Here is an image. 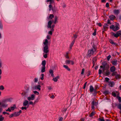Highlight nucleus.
Listing matches in <instances>:
<instances>
[{"instance_id":"60","label":"nucleus","mask_w":121,"mask_h":121,"mask_svg":"<svg viewBox=\"0 0 121 121\" xmlns=\"http://www.w3.org/2000/svg\"><path fill=\"white\" fill-rule=\"evenodd\" d=\"M26 107H22L21 108V109L22 110L24 109L26 110Z\"/></svg>"},{"instance_id":"27","label":"nucleus","mask_w":121,"mask_h":121,"mask_svg":"<svg viewBox=\"0 0 121 121\" xmlns=\"http://www.w3.org/2000/svg\"><path fill=\"white\" fill-rule=\"evenodd\" d=\"M63 66L65 68L68 70L70 71V69L67 66L64 65Z\"/></svg>"},{"instance_id":"57","label":"nucleus","mask_w":121,"mask_h":121,"mask_svg":"<svg viewBox=\"0 0 121 121\" xmlns=\"http://www.w3.org/2000/svg\"><path fill=\"white\" fill-rule=\"evenodd\" d=\"M40 86L39 85H38L37 86V89H38L39 90H41L40 88L39 87Z\"/></svg>"},{"instance_id":"12","label":"nucleus","mask_w":121,"mask_h":121,"mask_svg":"<svg viewBox=\"0 0 121 121\" xmlns=\"http://www.w3.org/2000/svg\"><path fill=\"white\" fill-rule=\"evenodd\" d=\"M108 25L107 24H105L103 26V30H104V31H106L107 30L108 28Z\"/></svg>"},{"instance_id":"52","label":"nucleus","mask_w":121,"mask_h":121,"mask_svg":"<svg viewBox=\"0 0 121 121\" xmlns=\"http://www.w3.org/2000/svg\"><path fill=\"white\" fill-rule=\"evenodd\" d=\"M84 71H85V69H82V72L81 73V74H83Z\"/></svg>"},{"instance_id":"53","label":"nucleus","mask_w":121,"mask_h":121,"mask_svg":"<svg viewBox=\"0 0 121 121\" xmlns=\"http://www.w3.org/2000/svg\"><path fill=\"white\" fill-rule=\"evenodd\" d=\"M47 55V53H46L43 55V57L45 58H47L48 57Z\"/></svg>"},{"instance_id":"36","label":"nucleus","mask_w":121,"mask_h":121,"mask_svg":"<svg viewBox=\"0 0 121 121\" xmlns=\"http://www.w3.org/2000/svg\"><path fill=\"white\" fill-rule=\"evenodd\" d=\"M110 74V73L108 71H106V73H105L106 76H108Z\"/></svg>"},{"instance_id":"3","label":"nucleus","mask_w":121,"mask_h":121,"mask_svg":"<svg viewBox=\"0 0 121 121\" xmlns=\"http://www.w3.org/2000/svg\"><path fill=\"white\" fill-rule=\"evenodd\" d=\"M58 19V17H57L56 16H55V20L54 21L53 20H52V21L51 20H50L49 21L48 23V28H51V25L52 23V22H53V23L55 24H56L57 22H58L57 21V20Z\"/></svg>"},{"instance_id":"42","label":"nucleus","mask_w":121,"mask_h":121,"mask_svg":"<svg viewBox=\"0 0 121 121\" xmlns=\"http://www.w3.org/2000/svg\"><path fill=\"white\" fill-rule=\"evenodd\" d=\"M51 9L54 12H55L57 10V9L55 8H52Z\"/></svg>"},{"instance_id":"15","label":"nucleus","mask_w":121,"mask_h":121,"mask_svg":"<svg viewBox=\"0 0 121 121\" xmlns=\"http://www.w3.org/2000/svg\"><path fill=\"white\" fill-rule=\"evenodd\" d=\"M99 89L98 86V85H95L94 88V94L96 95L97 92L96 91Z\"/></svg>"},{"instance_id":"50","label":"nucleus","mask_w":121,"mask_h":121,"mask_svg":"<svg viewBox=\"0 0 121 121\" xmlns=\"http://www.w3.org/2000/svg\"><path fill=\"white\" fill-rule=\"evenodd\" d=\"M87 83V82H86L84 84V85L83 86V89H84L85 87H86V84Z\"/></svg>"},{"instance_id":"58","label":"nucleus","mask_w":121,"mask_h":121,"mask_svg":"<svg viewBox=\"0 0 121 121\" xmlns=\"http://www.w3.org/2000/svg\"><path fill=\"white\" fill-rule=\"evenodd\" d=\"M33 92L35 94H37V95H38L39 94V92L36 91H34Z\"/></svg>"},{"instance_id":"37","label":"nucleus","mask_w":121,"mask_h":121,"mask_svg":"<svg viewBox=\"0 0 121 121\" xmlns=\"http://www.w3.org/2000/svg\"><path fill=\"white\" fill-rule=\"evenodd\" d=\"M65 57L66 58L69 59V53L68 52H67L66 53V55L65 56Z\"/></svg>"},{"instance_id":"43","label":"nucleus","mask_w":121,"mask_h":121,"mask_svg":"<svg viewBox=\"0 0 121 121\" xmlns=\"http://www.w3.org/2000/svg\"><path fill=\"white\" fill-rule=\"evenodd\" d=\"M111 21L110 20L108 19L107 21V24H109V25H111L112 24L111 23Z\"/></svg>"},{"instance_id":"8","label":"nucleus","mask_w":121,"mask_h":121,"mask_svg":"<svg viewBox=\"0 0 121 121\" xmlns=\"http://www.w3.org/2000/svg\"><path fill=\"white\" fill-rule=\"evenodd\" d=\"M117 60H112L111 61V63L112 65H116L117 64Z\"/></svg>"},{"instance_id":"14","label":"nucleus","mask_w":121,"mask_h":121,"mask_svg":"<svg viewBox=\"0 0 121 121\" xmlns=\"http://www.w3.org/2000/svg\"><path fill=\"white\" fill-rule=\"evenodd\" d=\"M113 12L115 14L117 15L120 13L119 10V9L114 10Z\"/></svg>"},{"instance_id":"34","label":"nucleus","mask_w":121,"mask_h":121,"mask_svg":"<svg viewBox=\"0 0 121 121\" xmlns=\"http://www.w3.org/2000/svg\"><path fill=\"white\" fill-rule=\"evenodd\" d=\"M111 94L112 96L114 97H116L117 96V95L114 92H112Z\"/></svg>"},{"instance_id":"18","label":"nucleus","mask_w":121,"mask_h":121,"mask_svg":"<svg viewBox=\"0 0 121 121\" xmlns=\"http://www.w3.org/2000/svg\"><path fill=\"white\" fill-rule=\"evenodd\" d=\"M121 78V76L120 74H117L115 76V78L117 79H119Z\"/></svg>"},{"instance_id":"41","label":"nucleus","mask_w":121,"mask_h":121,"mask_svg":"<svg viewBox=\"0 0 121 121\" xmlns=\"http://www.w3.org/2000/svg\"><path fill=\"white\" fill-rule=\"evenodd\" d=\"M117 107L120 109H121V104H120L118 105Z\"/></svg>"},{"instance_id":"2","label":"nucleus","mask_w":121,"mask_h":121,"mask_svg":"<svg viewBox=\"0 0 121 121\" xmlns=\"http://www.w3.org/2000/svg\"><path fill=\"white\" fill-rule=\"evenodd\" d=\"M110 29L112 30L113 31H116L120 29V25L119 24L116 22L114 25H111L110 27Z\"/></svg>"},{"instance_id":"32","label":"nucleus","mask_w":121,"mask_h":121,"mask_svg":"<svg viewBox=\"0 0 121 121\" xmlns=\"http://www.w3.org/2000/svg\"><path fill=\"white\" fill-rule=\"evenodd\" d=\"M46 64V61L45 60H44L42 61V65L43 66H45V65Z\"/></svg>"},{"instance_id":"20","label":"nucleus","mask_w":121,"mask_h":121,"mask_svg":"<svg viewBox=\"0 0 121 121\" xmlns=\"http://www.w3.org/2000/svg\"><path fill=\"white\" fill-rule=\"evenodd\" d=\"M59 78V76H57L55 78H53L52 80L55 82H56L58 80V79Z\"/></svg>"},{"instance_id":"19","label":"nucleus","mask_w":121,"mask_h":121,"mask_svg":"<svg viewBox=\"0 0 121 121\" xmlns=\"http://www.w3.org/2000/svg\"><path fill=\"white\" fill-rule=\"evenodd\" d=\"M54 17V16L53 14H50L49 15V17L48 18V19H52Z\"/></svg>"},{"instance_id":"51","label":"nucleus","mask_w":121,"mask_h":121,"mask_svg":"<svg viewBox=\"0 0 121 121\" xmlns=\"http://www.w3.org/2000/svg\"><path fill=\"white\" fill-rule=\"evenodd\" d=\"M29 87L28 86H26L25 87V88L27 91H28L29 90Z\"/></svg>"},{"instance_id":"31","label":"nucleus","mask_w":121,"mask_h":121,"mask_svg":"<svg viewBox=\"0 0 121 121\" xmlns=\"http://www.w3.org/2000/svg\"><path fill=\"white\" fill-rule=\"evenodd\" d=\"M112 72V76H116L117 74V72L116 71H114V72Z\"/></svg>"},{"instance_id":"61","label":"nucleus","mask_w":121,"mask_h":121,"mask_svg":"<svg viewBox=\"0 0 121 121\" xmlns=\"http://www.w3.org/2000/svg\"><path fill=\"white\" fill-rule=\"evenodd\" d=\"M6 111H9V112H11V109H10V108H8V109L7 110H6Z\"/></svg>"},{"instance_id":"48","label":"nucleus","mask_w":121,"mask_h":121,"mask_svg":"<svg viewBox=\"0 0 121 121\" xmlns=\"http://www.w3.org/2000/svg\"><path fill=\"white\" fill-rule=\"evenodd\" d=\"M1 115L0 117V121H1L3 120L4 119V117H2Z\"/></svg>"},{"instance_id":"44","label":"nucleus","mask_w":121,"mask_h":121,"mask_svg":"<svg viewBox=\"0 0 121 121\" xmlns=\"http://www.w3.org/2000/svg\"><path fill=\"white\" fill-rule=\"evenodd\" d=\"M4 89V86L2 85H1L0 86V90H3Z\"/></svg>"},{"instance_id":"22","label":"nucleus","mask_w":121,"mask_h":121,"mask_svg":"<svg viewBox=\"0 0 121 121\" xmlns=\"http://www.w3.org/2000/svg\"><path fill=\"white\" fill-rule=\"evenodd\" d=\"M119 93L117 95V98L118 100V101L119 102H121V98L119 96Z\"/></svg>"},{"instance_id":"33","label":"nucleus","mask_w":121,"mask_h":121,"mask_svg":"<svg viewBox=\"0 0 121 121\" xmlns=\"http://www.w3.org/2000/svg\"><path fill=\"white\" fill-rule=\"evenodd\" d=\"M14 116H18L20 115L19 112H15L13 113Z\"/></svg>"},{"instance_id":"47","label":"nucleus","mask_w":121,"mask_h":121,"mask_svg":"<svg viewBox=\"0 0 121 121\" xmlns=\"http://www.w3.org/2000/svg\"><path fill=\"white\" fill-rule=\"evenodd\" d=\"M14 116V115L13 113L11 114V115L9 116V117L10 118H11Z\"/></svg>"},{"instance_id":"54","label":"nucleus","mask_w":121,"mask_h":121,"mask_svg":"<svg viewBox=\"0 0 121 121\" xmlns=\"http://www.w3.org/2000/svg\"><path fill=\"white\" fill-rule=\"evenodd\" d=\"M106 7L107 8H108L109 7V5L108 3H107L106 4Z\"/></svg>"},{"instance_id":"29","label":"nucleus","mask_w":121,"mask_h":121,"mask_svg":"<svg viewBox=\"0 0 121 121\" xmlns=\"http://www.w3.org/2000/svg\"><path fill=\"white\" fill-rule=\"evenodd\" d=\"M45 66H43L42 67V69L41 70V72L43 73L45 72Z\"/></svg>"},{"instance_id":"40","label":"nucleus","mask_w":121,"mask_h":121,"mask_svg":"<svg viewBox=\"0 0 121 121\" xmlns=\"http://www.w3.org/2000/svg\"><path fill=\"white\" fill-rule=\"evenodd\" d=\"M7 106V105L5 104L4 103H2L1 104V107H6Z\"/></svg>"},{"instance_id":"9","label":"nucleus","mask_w":121,"mask_h":121,"mask_svg":"<svg viewBox=\"0 0 121 121\" xmlns=\"http://www.w3.org/2000/svg\"><path fill=\"white\" fill-rule=\"evenodd\" d=\"M110 70L111 72H114L116 70V68L114 66H113L110 68Z\"/></svg>"},{"instance_id":"35","label":"nucleus","mask_w":121,"mask_h":121,"mask_svg":"<svg viewBox=\"0 0 121 121\" xmlns=\"http://www.w3.org/2000/svg\"><path fill=\"white\" fill-rule=\"evenodd\" d=\"M71 61L70 60H66L65 61V62L67 64H69L71 62Z\"/></svg>"},{"instance_id":"62","label":"nucleus","mask_w":121,"mask_h":121,"mask_svg":"<svg viewBox=\"0 0 121 121\" xmlns=\"http://www.w3.org/2000/svg\"><path fill=\"white\" fill-rule=\"evenodd\" d=\"M99 74H100L102 72V70H101L99 69Z\"/></svg>"},{"instance_id":"59","label":"nucleus","mask_w":121,"mask_h":121,"mask_svg":"<svg viewBox=\"0 0 121 121\" xmlns=\"http://www.w3.org/2000/svg\"><path fill=\"white\" fill-rule=\"evenodd\" d=\"M97 24L100 27L101 26H102V25L101 24V23L100 22L99 23H97Z\"/></svg>"},{"instance_id":"24","label":"nucleus","mask_w":121,"mask_h":121,"mask_svg":"<svg viewBox=\"0 0 121 121\" xmlns=\"http://www.w3.org/2000/svg\"><path fill=\"white\" fill-rule=\"evenodd\" d=\"M96 57H95L93 59V62H92V63L93 64V66H92V67H93L95 64V62L96 61Z\"/></svg>"},{"instance_id":"39","label":"nucleus","mask_w":121,"mask_h":121,"mask_svg":"<svg viewBox=\"0 0 121 121\" xmlns=\"http://www.w3.org/2000/svg\"><path fill=\"white\" fill-rule=\"evenodd\" d=\"M99 121H105L103 117H102V118H99L98 119Z\"/></svg>"},{"instance_id":"1","label":"nucleus","mask_w":121,"mask_h":121,"mask_svg":"<svg viewBox=\"0 0 121 121\" xmlns=\"http://www.w3.org/2000/svg\"><path fill=\"white\" fill-rule=\"evenodd\" d=\"M92 47L93 48L90 49L88 51L87 56L89 57L91 56L94 55L96 51L97 48L94 44H93Z\"/></svg>"},{"instance_id":"49","label":"nucleus","mask_w":121,"mask_h":121,"mask_svg":"<svg viewBox=\"0 0 121 121\" xmlns=\"http://www.w3.org/2000/svg\"><path fill=\"white\" fill-rule=\"evenodd\" d=\"M91 72V71H90L89 70L88 72V73L87 75V76L88 77L90 75Z\"/></svg>"},{"instance_id":"55","label":"nucleus","mask_w":121,"mask_h":121,"mask_svg":"<svg viewBox=\"0 0 121 121\" xmlns=\"http://www.w3.org/2000/svg\"><path fill=\"white\" fill-rule=\"evenodd\" d=\"M3 114L4 115L6 114H7L8 115H9V113H7L6 112H3Z\"/></svg>"},{"instance_id":"30","label":"nucleus","mask_w":121,"mask_h":121,"mask_svg":"<svg viewBox=\"0 0 121 121\" xmlns=\"http://www.w3.org/2000/svg\"><path fill=\"white\" fill-rule=\"evenodd\" d=\"M54 31V29H51V30L49 31L48 34L51 35H52V32H53Z\"/></svg>"},{"instance_id":"4","label":"nucleus","mask_w":121,"mask_h":121,"mask_svg":"<svg viewBox=\"0 0 121 121\" xmlns=\"http://www.w3.org/2000/svg\"><path fill=\"white\" fill-rule=\"evenodd\" d=\"M112 35L114 36L115 37L117 38L118 37L120 36V40H121V31L120 30L117 31L116 34H115L113 32L111 33Z\"/></svg>"},{"instance_id":"11","label":"nucleus","mask_w":121,"mask_h":121,"mask_svg":"<svg viewBox=\"0 0 121 121\" xmlns=\"http://www.w3.org/2000/svg\"><path fill=\"white\" fill-rule=\"evenodd\" d=\"M109 91L107 90H105L103 92V94H104L105 96L109 95Z\"/></svg>"},{"instance_id":"6","label":"nucleus","mask_w":121,"mask_h":121,"mask_svg":"<svg viewBox=\"0 0 121 121\" xmlns=\"http://www.w3.org/2000/svg\"><path fill=\"white\" fill-rule=\"evenodd\" d=\"M49 52L48 46L45 45L44 48L43 52L46 53H47Z\"/></svg>"},{"instance_id":"64","label":"nucleus","mask_w":121,"mask_h":121,"mask_svg":"<svg viewBox=\"0 0 121 121\" xmlns=\"http://www.w3.org/2000/svg\"><path fill=\"white\" fill-rule=\"evenodd\" d=\"M85 120V119L83 118H82L80 120V121H84Z\"/></svg>"},{"instance_id":"46","label":"nucleus","mask_w":121,"mask_h":121,"mask_svg":"<svg viewBox=\"0 0 121 121\" xmlns=\"http://www.w3.org/2000/svg\"><path fill=\"white\" fill-rule=\"evenodd\" d=\"M109 80V78H108L106 77L105 78V80L107 82H108Z\"/></svg>"},{"instance_id":"5","label":"nucleus","mask_w":121,"mask_h":121,"mask_svg":"<svg viewBox=\"0 0 121 121\" xmlns=\"http://www.w3.org/2000/svg\"><path fill=\"white\" fill-rule=\"evenodd\" d=\"M102 65L103 66V69L108 70L109 68V65L106 61H104L102 63Z\"/></svg>"},{"instance_id":"16","label":"nucleus","mask_w":121,"mask_h":121,"mask_svg":"<svg viewBox=\"0 0 121 121\" xmlns=\"http://www.w3.org/2000/svg\"><path fill=\"white\" fill-rule=\"evenodd\" d=\"M90 91L91 92H92L93 91L94 92V89L92 86H90Z\"/></svg>"},{"instance_id":"38","label":"nucleus","mask_w":121,"mask_h":121,"mask_svg":"<svg viewBox=\"0 0 121 121\" xmlns=\"http://www.w3.org/2000/svg\"><path fill=\"white\" fill-rule=\"evenodd\" d=\"M94 32L93 34L92 35L94 36H95L96 35V29H95L94 30Z\"/></svg>"},{"instance_id":"56","label":"nucleus","mask_w":121,"mask_h":121,"mask_svg":"<svg viewBox=\"0 0 121 121\" xmlns=\"http://www.w3.org/2000/svg\"><path fill=\"white\" fill-rule=\"evenodd\" d=\"M109 85H110L111 87H112L113 85V83H112V82H111L109 83Z\"/></svg>"},{"instance_id":"26","label":"nucleus","mask_w":121,"mask_h":121,"mask_svg":"<svg viewBox=\"0 0 121 121\" xmlns=\"http://www.w3.org/2000/svg\"><path fill=\"white\" fill-rule=\"evenodd\" d=\"M49 72L51 74V76L53 77L54 76L53 73V70L52 69H50L49 71Z\"/></svg>"},{"instance_id":"13","label":"nucleus","mask_w":121,"mask_h":121,"mask_svg":"<svg viewBox=\"0 0 121 121\" xmlns=\"http://www.w3.org/2000/svg\"><path fill=\"white\" fill-rule=\"evenodd\" d=\"M109 18L110 20L113 21L115 19L116 17L113 15H111L109 16Z\"/></svg>"},{"instance_id":"23","label":"nucleus","mask_w":121,"mask_h":121,"mask_svg":"<svg viewBox=\"0 0 121 121\" xmlns=\"http://www.w3.org/2000/svg\"><path fill=\"white\" fill-rule=\"evenodd\" d=\"M28 101L27 100H25V101L23 102V105L24 106H26L28 104Z\"/></svg>"},{"instance_id":"17","label":"nucleus","mask_w":121,"mask_h":121,"mask_svg":"<svg viewBox=\"0 0 121 121\" xmlns=\"http://www.w3.org/2000/svg\"><path fill=\"white\" fill-rule=\"evenodd\" d=\"M95 111L92 112H91L90 114L89 115V116L90 117H92L94 116L95 115Z\"/></svg>"},{"instance_id":"21","label":"nucleus","mask_w":121,"mask_h":121,"mask_svg":"<svg viewBox=\"0 0 121 121\" xmlns=\"http://www.w3.org/2000/svg\"><path fill=\"white\" fill-rule=\"evenodd\" d=\"M75 39H74V40H73V41L72 42V43H71V44L70 45V48L71 49V48L73 46V45L75 41Z\"/></svg>"},{"instance_id":"45","label":"nucleus","mask_w":121,"mask_h":121,"mask_svg":"<svg viewBox=\"0 0 121 121\" xmlns=\"http://www.w3.org/2000/svg\"><path fill=\"white\" fill-rule=\"evenodd\" d=\"M111 56L110 55L108 56L107 57V60L109 61V60L110 58H111Z\"/></svg>"},{"instance_id":"10","label":"nucleus","mask_w":121,"mask_h":121,"mask_svg":"<svg viewBox=\"0 0 121 121\" xmlns=\"http://www.w3.org/2000/svg\"><path fill=\"white\" fill-rule=\"evenodd\" d=\"M35 98V95H32L31 97H28L27 99L30 101V100H33Z\"/></svg>"},{"instance_id":"28","label":"nucleus","mask_w":121,"mask_h":121,"mask_svg":"<svg viewBox=\"0 0 121 121\" xmlns=\"http://www.w3.org/2000/svg\"><path fill=\"white\" fill-rule=\"evenodd\" d=\"M92 104L93 105L96 106L97 105V103L95 101H93L92 102Z\"/></svg>"},{"instance_id":"7","label":"nucleus","mask_w":121,"mask_h":121,"mask_svg":"<svg viewBox=\"0 0 121 121\" xmlns=\"http://www.w3.org/2000/svg\"><path fill=\"white\" fill-rule=\"evenodd\" d=\"M109 42L112 45H114L116 47H117L118 46V44L117 43L114 42L112 39H109Z\"/></svg>"},{"instance_id":"25","label":"nucleus","mask_w":121,"mask_h":121,"mask_svg":"<svg viewBox=\"0 0 121 121\" xmlns=\"http://www.w3.org/2000/svg\"><path fill=\"white\" fill-rule=\"evenodd\" d=\"M48 41L47 39H45L44 42H43V44L45 45H47L48 46Z\"/></svg>"},{"instance_id":"63","label":"nucleus","mask_w":121,"mask_h":121,"mask_svg":"<svg viewBox=\"0 0 121 121\" xmlns=\"http://www.w3.org/2000/svg\"><path fill=\"white\" fill-rule=\"evenodd\" d=\"M3 25L1 23H0V28L1 29H2L3 28Z\"/></svg>"}]
</instances>
